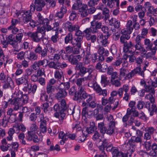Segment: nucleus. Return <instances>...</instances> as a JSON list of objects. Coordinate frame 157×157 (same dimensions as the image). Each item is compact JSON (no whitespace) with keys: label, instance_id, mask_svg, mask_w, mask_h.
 Masks as SVG:
<instances>
[{"label":"nucleus","instance_id":"1","mask_svg":"<svg viewBox=\"0 0 157 157\" xmlns=\"http://www.w3.org/2000/svg\"><path fill=\"white\" fill-rule=\"evenodd\" d=\"M16 97L9 100L8 102L14 109H19L20 107L28 103L29 99L27 94H22L18 92L16 94Z\"/></svg>","mask_w":157,"mask_h":157},{"label":"nucleus","instance_id":"2","mask_svg":"<svg viewBox=\"0 0 157 157\" xmlns=\"http://www.w3.org/2000/svg\"><path fill=\"white\" fill-rule=\"evenodd\" d=\"M130 36L129 35H122L120 37V41L121 44H123L124 51L133 54L134 48V45L131 41H127V40L130 38Z\"/></svg>","mask_w":157,"mask_h":157},{"label":"nucleus","instance_id":"3","mask_svg":"<svg viewBox=\"0 0 157 157\" xmlns=\"http://www.w3.org/2000/svg\"><path fill=\"white\" fill-rule=\"evenodd\" d=\"M11 23V25L7 29L2 28L1 29L2 32L4 33H6L7 32V30H11L13 33L16 34L19 31V29L16 27V26L18 23L19 24V22L17 19H13Z\"/></svg>","mask_w":157,"mask_h":157},{"label":"nucleus","instance_id":"4","mask_svg":"<svg viewBox=\"0 0 157 157\" xmlns=\"http://www.w3.org/2000/svg\"><path fill=\"white\" fill-rule=\"evenodd\" d=\"M53 109L56 111L54 114V116L57 118H58L59 120H63L64 119L66 114L63 110L62 109L60 106L57 103L55 104Z\"/></svg>","mask_w":157,"mask_h":157},{"label":"nucleus","instance_id":"5","mask_svg":"<svg viewBox=\"0 0 157 157\" xmlns=\"http://www.w3.org/2000/svg\"><path fill=\"white\" fill-rule=\"evenodd\" d=\"M67 113L68 115H72L75 119H78L80 116V110L78 109H75L74 105H70L68 109Z\"/></svg>","mask_w":157,"mask_h":157},{"label":"nucleus","instance_id":"6","mask_svg":"<svg viewBox=\"0 0 157 157\" xmlns=\"http://www.w3.org/2000/svg\"><path fill=\"white\" fill-rule=\"evenodd\" d=\"M27 35L31 40L36 42H40L43 37L42 34L37 31L35 32H28Z\"/></svg>","mask_w":157,"mask_h":157},{"label":"nucleus","instance_id":"7","mask_svg":"<svg viewBox=\"0 0 157 157\" xmlns=\"http://www.w3.org/2000/svg\"><path fill=\"white\" fill-rule=\"evenodd\" d=\"M59 28V24L58 22H55L52 24L51 21L50 20L49 23L46 26V31H55V33L58 32Z\"/></svg>","mask_w":157,"mask_h":157},{"label":"nucleus","instance_id":"8","mask_svg":"<svg viewBox=\"0 0 157 157\" xmlns=\"http://www.w3.org/2000/svg\"><path fill=\"white\" fill-rule=\"evenodd\" d=\"M26 86H25L23 89V90L27 93L28 94L32 93L34 94L36 92L37 88V86L35 84H29L27 83Z\"/></svg>","mask_w":157,"mask_h":157},{"label":"nucleus","instance_id":"9","mask_svg":"<svg viewBox=\"0 0 157 157\" xmlns=\"http://www.w3.org/2000/svg\"><path fill=\"white\" fill-rule=\"evenodd\" d=\"M141 69L140 67V65H139L138 67H136L130 73L127 74L126 76L128 78H130L136 74H138L143 77H144V71H141Z\"/></svg>","mask_w":157,"mask_h":157},{"label":"nucleus","instance_id":"10","mask_svg":"<svg viewBox=\"0 0 157 157\" xmlns=\"http://www.w3.org/2000/svg\"><path fill=\"white\" fill-rule=\"evenodd\" d=\"M90 25L93 34L98 33V29H100L102 26L101 22L94 20H93L90 22Z\"/></svg>","mask_w":157,"mask_h":157},{"label":"nucleus","instance_id":"11","mask_svg":"<svg viewBox=\"0 0 157 157\" xmlns=\"http://www.w3.org/2000/svg\"><path fill=\"white\" fill-rule=\"evenodd\" d=\"M35 52L40 55L41 57H45L47 56L48 53V49L44 47H42L39 45L35 49Z\"/></svg>","mask_w":157,"mask_h":157},{"label":"nucleus","instance_id":"12","mask_svg":"<svg viewBox=\"0 0 157 157\" xmlns=\"http://www.w3.org/2000/svg\"><path fill=\"white\" fill-rule=\"evenodd\" d=\"M142 36H140V35H137L135 39V44L134 45V47L133 54L137 53L138 52H136V50H140L141 48L142 44L141 43V39L143 38Z\"/></svg>","mask_w":157,"mask_h":157},{"label":"nucleus","instance_id":"13","mask_svg":"<svg viewBox=\"0 0 157 157\" xmlns=\"http://www.w3.org/2000/svg\"><path fill=\"white\" fill-rule=\"evenodd\" d=\"M82 58L80 55L73 56L71 55L68 57V60L71 64L75 65L77 64L81 59Z\"/></svg>","mask_w":157,"mask_h":157},{"label":"nucleus","instance_id":"14","mask_svg":"<svg viewBox=\"0 0 157 157\" xmlns=\"http://www.w3.org/2000/svg\"><path fill=\"white\" fill-rule=\"evenodd\" d=\"M28 136L27 137V140L29 141H33L35 143H38L39 141V139L38 136L36 135V132H28Z\"/></svg>","mask_w":157,"mask_h":157},{"label":"nucleus","instance_id":"15","mask_svg":"<svg viewBox=\"0 0 157 157\" xmlns=\"http://www.w3.org/2000/svg\"><path fill=\"white\" fill-rule=\"evenodd\" d=\"M145 107L148 109L151 116L154 114V113H156L157 112V108L155 105L153 104L151 105L149 101L146 102Z\"/></svg>","mask_w":157,"mask_h":157},{"label":"nucleus","instance_id":"16","mask_svg":"<svg viewBox=\"0 0 157 157\" xmlns=\"http://www.w3.org/2000/svg\"><path fill=\"white\" fill-rule=\"evenodd\" d=\"M64 26L68 30L71 32L75 31L76 30L78 29L79 26L77 25H74L70 22L67 21L64 24Z\"/></svg>","mask_w":157,"mask_h":157},{"label":"nucleus","instance_id":"17","mask_svg":"<svg viewBox=\"0 0 157 157\" xmlns=\"http://www.w3.org/2000/svg\"><path fill=\"white\" fill-rule=\"evenodd\" d=\"M94 90L96 93L99 95H102L104 96H106L107 95V91L106 90H102V89L97 83H95L94 87Z\"/></svg>","mask_w":157,"mask_h":157},{"label":"nucleus","instance_id":"18","mask_svg":"<svg viewBox=\"0 0 157 157\" xmlns=\"http://www.w3.org/2000/svg\"><path fill=\"white\" fill-rule=\"evenodd\" d=\"M97 41L98 43H100L102 45L105 47L108 44L107 38L104 36L102 34H100L98 35Z\"/></svg>","mask_w":157,"mask_h":157},{"label":"nucleus","instance_id":"19","mask_svg":"<svg viewBox=\"0 0 157 157\" xmlns=\"http://www.w3.org/2000/svg\"><path fill=\"white\" fill-rule=\"evenodd\" d=\"M149 92L152 94H154L155 91L154 89L152 88V87L150 85H147L145 86L144 89H142L141 90V92L140 93V97H144L145 94V92Z\"/></svg>","mask_w":157,"mask_h":157},{"label":"nucleus","instance_id":"20","mask_svg":"<svg viewBox=\"0 0 157 157\" xmlns=\"http://www.w3.org/2000/svg\"><path fill=\"white\" fill-rule=\"evenodd\" d=\"M88 6L86 4H83L78 10L81 17H86L88 16Z\"/></svg>","mask_w":157,"mask_h":157},{"label":"nucleus","instance_id":"21","mask_svg":"<svg viewBox=\"0 0 157 157\" xmlns=\"http://www.w3.org/2000/svg\"><path fill=\"white\" fill-rule=\"evenodd\" d=\"M115 127V123H109L108 127L106 128L105 133L111 135L114 133Z\"/></svg>","mask_w":157,"mask_h":157},{"label":"nucleus","instance_id":"22","mask_svg":"<svg viewBox=\"0 0 157 157\" xmlns=\"http://www.w3.org/2000/svg\"><path fill=\"white\" fill-rule=\"evenodd\" d=\"M34 3L36 7V10L41 11L42 10V8L45 5V3L43 0H35Z\"/></svg>","mask_w":157,"mask_h":157},{"label":"nucleus","instance_id":"23","mask_svg":"<svg viewBox=\"0 0 157 157\" xmlns=\"http://www.w3.org/2000/svg\"><path fill=\"white\" fill-rule=\"evenodd\" d=\"M131 147L128 150L126 153H123L122 152V155L124 157H131L132 154L135 151L136 149V146L129 144Z\"/></svg>","mask_w":157,"mask_h":157},{"label":"nucleus","instance_id":"24","mask_svg":"<svg viewBox=\"0 0 157 157\" xmlns=\"http://www.w3.org/2000/svg\"><path fill=\"white\" fill-rule=\"evenodd\" d=\"M3 82H5V83L3 85L2 87L4 89L13 87V82L10 77H7L6 80Z\"/></svg>","mask_w":157,"mask_h":157},{"label":"nucleus","instance_id":"25","mask_svg":"<svg viewBox=\"0 0 157 157\" xmlns=\"http://www.w3.org/2000/svg\"><path fill=\"white\" fill-rule=\"evenodd\" d=\"M140 137V136H132V137L131 139L128 141V143L129 144H131L132 145L136 146L135 144V142L138 143H139L140 144H142L144 142L143 140H142L141 138Z\"/></svg>","mask_w":157,"mask_h":157},{"label":"nucleus","instance_id":"26","mask_svg":"<svg viewBox=\"0 0 157 157\" xmlns=\"http://www.w3.org/2000/svg\"><path fill=\"white\" fill-rule=\"evenodd\" d=\"M28 76L25 75L21 78H16V81L17 85H19L23 83L26 85L28 83Z\"/></svg>","mask_w":157,"mask_h":157},{"label":"nucleus","instance_id":"27","mask_svg":"<svg viewBox=\"0 0 157 157\" xmlns=\"http://www.w3.org/2000/svg\"><path fill=\"white\" fill-rule=\"evenodd\" d=\"M129 87L128 85H124L122 87L120 88L118 91V94L119 97H121L123 94V92H128Z\"/></svg>","mask_w":157,"mask_h":157},{"label":"nucleus","instance_id":"28","mask_svg":"<svg viewBox=\"0 0 157 157\" xmlns=\"http://www.w3.org/2000/svg\"><path fill=\"white\" fill-rule=\"evenodd\" d=\"M40 99L42 101H46V102H48L51 105L52 101V98L50 96L48 98V95L45 92L42 93L41 94Z\"/></svg>","mask_w":157,"mask_h":157},{"label":"nucleus","instance_id":"29","mask_svg":"<svg viewBox=\"0 0 157 157\" xmlns=\"http://www.w3.org/2000/svg\"><path fill=\"white\" fill-rule=\"evenodd\" d=\"M96 129V127L95 126V123L94 122H92V124L91 123L90 126L86 128L85 131H84V132L86 134H90L91 133H94L95 131L94 129Z\"/></svg>","mask_w":157,"mask_h":157},{"label":"nucleus","instance_id":"30","mask_svg":"<svg viewBox=\"0 0 157 157\" xmlns=\"http://www.w3.org/2000/svg\"><path fill=\"white\" fill-rule=\"evenodd\" d=\"M98 128L100 133L103 135L106 133V127L105 126L103 122L98 123Z\"/></svg>","mask_w":157,"mask_h":157},{"label":"nucleus","instance_id":"31","mask_svg":"<svg viewBox=\"0 0 157 157\" xmlns=\"http://www.w3.org/2000/svg\"><path fill=\"white\" fill-rule=\"evenodd\" d=\"M70 82H64L61 83L58 88L60 90H63L66 91V90H68L70 87Z\"/></svg>","mask_w":157,"mask_h":157},{"label":"nucleus","instance_id":"32","mask_svg":"<svg viewBox=\"0 0 157 157\" xmlns=\"http://www.w3.org/2000/svg\"><path fill=\"white\" fill-rule=\"evenodd\" d=\"M99 143H97L96 145L99 147V149L101 151V154L96 155L95 156L96 157H107V155L105 154L104 151L105 147L102 144L101 145L99 144Z\"/></svg>","mask_w":157,"mask_h":157},{"label":"nucleus","instance_id":"33","mask_svg":"<svg viewBox=\"0 0 157 157\" xmlns=\"http://www.w3.org/2000/svg\"><path fill=\"white\" fill-rule=\"evenodd\" d=\"M144 44L146 46V49L147 50H151L152 49L153 44L149 39H145L144 40Z\"/></svg>","mask_w":157,"mask_h":157},{"label":"nucleus","instance_id":"34","mask_svg":"<svg viewBox=\"0 0 157 157\" xmlns=\"http://www.w3.org/2000/svg\"><path fill=\"white\" fill-rule=\"evenodd\" d=\"M113 22H114L113 26L115 28L118 29L120 27V23L119 21L113 18L109 20V25L113 26Z\"/></svg>","mask_w":157,"mask_h":157},{"label":"nucleus","instance_id":"35","mask_svg":"<svg viewBox=\"0 0 157 157\" xmlns=\"http://www.w3.org/2000/svg\"><path fill=\"white\" fill-rule=\"evenodd\" d=\"M133 25L131 20L128 21L126 24L127 32L129 35L131 34L133 30Z\"/></svg>","mask_w":157,"mask_h":157},{"label":"nucleus","instance_id":"36","mask_svg":"<svg viewBox=\"0 0 157 157\" xmlns=\"http://www.w3.org/2000/svg\"><path fill=\"white\" fill-rule=\"evenodd\" d=\"M101 137V136L98 132L97 131H95L93 134L92 139L94 141H98L100 142H102L100 139Z\"/></svg>","mask_w":157,"mask_h":157},{"label":"nucleus","instance_id":"37","mask_svg":"<svg viewBox=\"0 0 157 157\" xmlns=\"http://www.w3.org/2000/svg\"><path fill=\"white\" fill-rule=\"evenodd\" d=\"M157 48L156 47H154L152 48V49L150 50L151 51L148 52L146 53L145 55V57L146 59H150L154 56L156 52Z\"/></svg>","mask_w":157,"mask_h":157},{"label":"nucleus","instance_id":"38","mask_svg":"<svg viewBox=\"0 0 157 157\" xmlns=\"http://www.w3.org/2000/svg\"><path fill=\"white\" fill-rule=\"evenodd\" d=\"M81 99L85 100L87 103L91 101L93 99V97L91 95L87 94L86 93H84L81 96Z\"/></svg>","mask_w":157,"mask_h":157},{"label":"nucleus","instance_id":"39","mask_svg":"<svg viewBox=\"0 0 157 157\" xmlns=\"http://www.w3.org/2000/svg\"><path fill=\"white\" fill-rule=\"evenodd\" d=\"M67 94V92L66 91L59 90L56 94V98L58 100H60L62 98H65Z\"/></svg>","mask_w":157,"mask_h":157},{"label":"nucleus","instance_id":"40","mask_svg":"<svg viewBox=\"0 0 157 157\" xmlns=\"http://www.w3.org/2000/svg\"><path fill=\"white\" fill-rule=\"evenodd\" d=\"M82 5L81 0H75V3L72 6V9L76 10H78Z\"/></svg>","mask_w":157,"mask_h":157},{"label":"nucleus","instance_id":"41","mask_svg":"<svg viewBox=\"0 0 157 157\" xmlns=\"http://www.w3.org/2000/svg\"><path fill=\"white\" fill-rule=\"evenodd\" d=\"M49 104L48 102H46L42 105V109L44 113L46 114H49L51 110L49 109Z\"/></svg>","mask_w":157,"mask_h":157},{"label":"nucleus","instance_id":"42","mask_svg":"<svg viewBox=\"0 0 157 157\" xmlns=\"http://www.w3.org/2000/svg\"><path fill=\"white\" fill-rule=\"evenodd\" d=\"M47 122H45L44 123V121L42 123H40L39 129L40 133L44 134L46 132L47 129Z\"/></svg>","mask_w":157,"mask_h":157},{"label":"nucleus","instance_id":"43","mask_svg":"<svg viewBox=\"0 0 157 157\" xmlns=\"http://www.w3.org/2000/svg\"><path fill=\"white\" fill-rule=\"evenodd\" d=\"M98 53L101 55H105L107 56L109 53L108 51L107 50H105L104 48L101 46H99L98 50Z\"/></svg>","mask_w":157,"mask_h":157},{"label":"nucleus","instance_id":"44","mask_svg":"<svg viewBox=\"0 0 157 157\" xmlns=\"http://www.w3.org/2000/svg\"><path fill=\"white\" fill-rule=\"evenodd\" d=\"M91 58V54L90 53H86L84 58H83V62L84 65L89 64L90 62V59Z\"/></svg>","mask_w":157,"mask_h":157},{"label":"nucleus","instance_id":"45","mask_svg":"<svg viewBox=\"0 0 157 157\" xmlns=\"http://www.w3.org/2000/svg\"><path fill=\"white\" fill-rule=\"evenodd\" d=\"M37 55L33 52H30L29 54H28L26 58L30 61H34L37 59Z\"/></svg>","mask_w":157,"mask_h":157},{"label":"nucleus","instance_id":"46","mask_svg":"<svg viewBox=\"0 0 157 157\" xmlns=\"http://www.w3.org/2000/svg\"><path fill=\"white\" fill-rule=\"evenodd\" d=\"M48 67L51 68H53L56 69H59L60 68L59 62H55L53 61L50 62L48 64Z\"/></svg>","mask_w":157,"mask_h":157},{"label":"nucleus","instance_id":"47","mask_svg":"<svg viewBox=\"0 0 157 157\" xmlns=\"http://www.w3.org/2000/svg\"><path fill=\"white\" fill-rule=\"evenodd\" d=\"M109 10L106 8H104L102 10V14L104 16L103 18L105 21L107 20L109 17Z\"/></svg>","mask_w":157,"mask_h":157},{"label":"nucleus","instance_id":"48","mask_svg":"<svg viewBox=\"0 0 157 157\" xmlns=\"http://www.w3.org/2000/svg\"><path fill=\"white\" fill-rule=\"evenodd\" d=\"M24 33V30L22 29H20L19 30V33L16 35L15 37L16 40L20 42L21 41L23 36Z\"/></svg>","mask_w":157,"mask_h":157},{"label":"nucleus","instance_id":"49","mask_svg":"<svg viewBox=\"0 0 157 157\" xmlns=\"http://www.w3.org/2000/svg\"><path fill=\"white\" fill-rule=\"evenodd\" d=\"M8 122V120L7 117L6 115H4L2 119L0 120V124L5 127L7 125Z\"/></svg>","mask_w":157,"mask_h":157},{"label":"nucleus","instance_id":"50","mask_svg":"<svg viewBox=\"0 0 157 157\" xmlns=\"http://www.w3.org/2000/svg\"><path fill=\"white\" fill-rule=\"evenodd\" d=\"M62 77H63L62 71L59 70L56 71L54 73V77L56 79H57L58 81H59Z\"/></svg>","mask_w":157,"mask_h":157},{"label":"nucleus","instance_id":"51","mask_svg":"<svg viewBox=\"0 0 157 157\" xmlns=\"http://www.w3.org/2000/svg\"><path fill=\"white\" fill-rule=\"evenodd\" d=\"M46 91L47 93L48 94H51L55 90V88L53 86L47 84L46 88Z\"/></svg>","mask_w":157,"mask_h":157},{"label":"nucleus","instance_id":"52","mask_svg":"<svg viewBox=\"0 0 157 157\" xmlns=\"http://www.w3.org/2000/svg\"><path fill=\"white\" fill-rule=\"evenodd\" d=\"M0 41L3 45V48H7L8 43L7 41H6V39L4 37L3 35H0Z\"/></svg>","mask_w":157,"mask_h":157},{"label":"nucleus","instance_id":"53","mask_svg":"<svg viewBox=\"0 0 157 157\" xmlns=\"http://www.w3.org/2000/svg\"><path fill=\"white\" fill-rule=\"evenodd\" d=\"M101 29V30L103 32L106 34L107 37L110 36V34L109 33L110 30L108 27L105 25H102Z\"/></svg>","mask_w":157,"mask_h":157},{"label":"nucleus","instance_id":"54","mask_svg":"<svg viewBox=\"0 0 157 157\" xmlns=\"http://www.w3.org/2000/svg\"><path fill=\"white\" fill-rule=\"evenodd\" d=\"M48 121V118H46L44 117V114H40L39 116V118L37 119V121L38 122H40V123H42L43 122H47V121Z\"/></svg>","mask_w":157,"mask_h":157},{"label":"nucleus","instance_id":"55","mask_svg":"<svg viewBox=\"0 0 157 157\" xmlns=\"http://www.w3.org/2000/svg\"><path fill=\"white\" fill-rule=\"evenodd\" d=\"M47 5H48L50 7L54 8L56 5V2L54 0H46Z\"/></svg>","mask_w":157,"mask_h":157},{"label":"nucleus","instance_id":"56","mask_svg":"<svg viewBox=\"0 0 157 157\" xmlns=\"http://www.w3.org/2000/svg\"><path fill=\"white\" fill-rule=\"evenodd\" d=\"M110 82L115 87H118L121 86V83L120 80L119 79H111Z\"/></svg>","mask_w":157,"mask_h":157},{"label":"nucleus","instance_id":"57","mask_svg":"<svg viewBox=\"0 0 157 157\" xmlns=\"http://www.w3.org/2000/svg\"><path fill=\"white\" fill-rule=\"evenodd\" d=\"M51 39L53 43H56L59 39L58 32H55V34L52 36Z\"/></svg>","mask_w":157,"mask_h":157},{"label":"nucleus","instance_id":"58","mask_svg":"<svg viewBox=\"0 0 157 157\" xmlns=\"http://www.w3.org/2000/svg\"><path fill=\"white\" fill-rule=\"evenodd\" d=\"M73 39L72 34L71 33H69L66 36L65 38L64 41L65 43L66 44L68 43L70 41H71Z\"/></svg>","mask_w":157,"mask_h":157},{"label":"nucleus","instance_id":"59","mask_svg":"<svg viewBox=\"0 0 157 157\" xmlns=\"http://www.w3.org/2000/svg\"><path fill=\"white\" fill-rule=\"evenodd\" d=\"M38 129V127L36 123L32 124L30 128L29 132H35Z\"/></svg>","mask_w":157,"mask_h":157},{"label":"nucleus","instance_id":"60","mask_svg":"<svg viewBox=\"0 0 157 157\" xmlns=\"http://www.w3.org/2000/svg\"><path fill=\"white\" fill-rule=\"evenodd\" d=\"M40 66H43L44 67L46 66L48 64V60L46 59H44L43 60H40L37 61Z\"/></svg>","mask_w":157,"mask_h":157},{"label":"nucleus","instance_id":"61","mask_svg":"<svg viewBox=\"0 0 157 157\" xmlns=\"http://www.w3.org/2000/svg\"><path fill=\"white\" fill-rule=\"evenodd\" d=\"M142 144L144 146L147 151H149L151 150V142L150 141L143 142Z\"/></svg>","mask_w":157,"mask_h":157},{"label":"nucleus","instance_id":"62","mask_svg":"<svg viewBox=\"0 0 157 157\" xmlns=\"http://www.w3.org/2000/svg\"><path fill=\"white\" fill-rule=\"evenodd\" d=\"M77 92L75 89V86H72L69 90V94L71 95H75V97H77V94H76Z\"/></svg>","mask_w":157,"mask_h":157},{"label":"nucleus","instance_id":"63","mask_svg":"<svg viewBox=\"0 0 157 157\" xmlns=\"http://www.w3.org/2000/svg\"><path fill=\"white\" fill-rule=\"evenodd\" d=\"M85 81L84 78H81L77 79L75 81V83L78 86H83L82 82Z\"/></svg>","mask_w":157,"mask_h":157},{"label":"nucleus","instance_id":"64","mask_svg":"<svg viewBox=\"0 0 157 157\" xmlns=\"http://www.w3.org/2000/svg\"><path fill=\"white\" fill-rule=\"evenodd\" d=\"M122 152L119 151L115 149L112 152V154L114 157H122Z\"/></svg>","mask_w":157,"mask_h":157}]
</instances>
